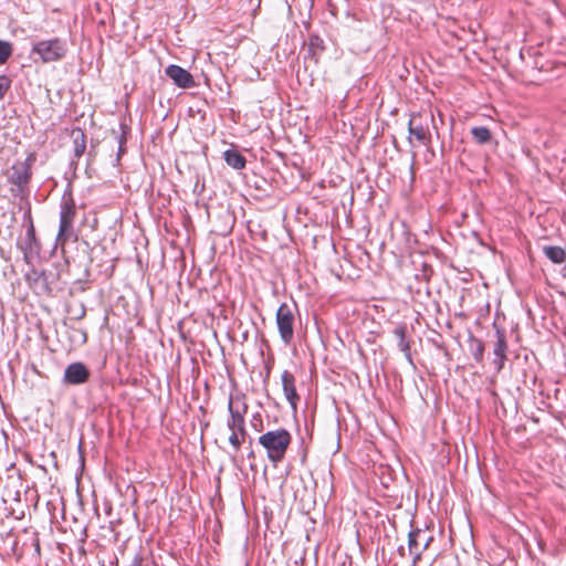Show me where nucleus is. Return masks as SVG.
<instances>
[{
    "label": "nucleus",
    "mask_w": 566,
    "mask_h": 566,
    "mask_svg": "<svg viewBox=\"0 0 566 566\" xmlns=\"http://www.w3.org/2000/svg\"><path fill=\"white\" fill-rule=\"evenodd\" d=\"M188 221H190L189 214H184L182 216V223L186 226Z\"/></svg>",
    "instance_id": "2f4dec72"
},
{
    "label": "nucleus",
    "mask_w": 566,
    "mask_h": 566,
    "mask_svg": "<svg viewBox=\"0 0 566 566\" xmlns=\"http://www.w3.org/2000/svg\"><path fill=\"white\" fill-rule=\"evenodd\" d=\"M73 143V153L76 159L81 158L86 149V136L84 132L76 127L71 133Z\"/></svg>",
    "instance_id": "dca6fc26"
},
{
    "label": "nucleus",
    "mask_w": 566,
    "mask_h": 566,
    "mask_svg": "<svg viewBox=\"0 0 566 566\" xmlns=\"http://www.w3.org/2000/svg\"><path fill=\"white\" fill-rule=\"evenodd\" d=\"M11 192V203L13 206V210L17 209L18 212H31V202L29 199L30 190L23 189L20 191H10Z\"/></svg>",
    "instance_id": "2eb2a0df"
},
{
    "label": "nucleus",
    "mask_w": 566,
    "mask_h": 566,
    "mask_svg": "<svg viewBox=\"0 0 566 566\" xmlns=\"http://www.w3.org/2000/svg\"><path fill=\"white\" fill-rule=\"evenodd\" d=\"M22 226L25 228V234L19 242L20 248L24 251L32 252L38 245L31 214H24Z\"/></svg>",
    "instance_id": "4468645a"
},
{
    "label": "nucleus",
    "mask_w": 566,
    "mask_h": 566,
    "mask_svg": "<svg viewBox=\"0 0 566 566\" xmlns=\"http://www.w3.org/2000/svg\"><path fill=\"white\" fill-rule=\"evenodd\" d=\"M126 151V146L118 145V151H117V158L116 160L119 161L120 156Z\"/></svg>",
    "instance_id": "c756f323"
},
{
    "label": "nucleus",
    "mask_w": 566,
    "mask_h": 566,
    "mask_svg": "<svg viewBox=\"0 0 566 566\" xmlns=\"http://www.w3.org/2000/svg\"><path fill=\"white\" fill-rule=\"evenodd\" d=\"M165 74L172 80L174 84L180 88H192L196 86L193 76L184 67L170 64L165 69Z\"/></svg>",
    "instance_id": "6e6552de"
},
{
    "label": "nucleus",
    "mask_w": 566,
    "mask_h": 566,
    "mask_svg": "<svg viewBox=\"0 0 566 566\" xmlns=\"http://www.w3.org/2000/svg\"><path fill=\"white\" fill-rule=\"evenodd\" d=\"M431 122H433L431 113L411 114L408 122L409 143L412 144V137H415L421 145H429L431 143L429 124Z\"/></svg>",
    "instance_id": "39448f33"
},
{
    "label": "nucleus",
    "mask_w": 566,
    "mask_h": 566,
    "mask_svg": "<svg viewBox=\"0 0 566 566\" xmlns=\"http://www.w3.org/2000/svg\"><path fill=\"white\" fill-rule=\"evenodd\" d=\"M247 223H248L249 229L252 231V229H251L252 220H248Z\"/></svg>",
    "instance_id": "f704fd0d"
},
{
    "label": "nucleus",
    "mask_w": 566,
    "mask_h": 566,
    "mask_svg": "<svg viewBox=\"0 0 566 566\" xmlns=\"http://www.w3.org/2000/svg\"><path fill=\"white\" fill-rule=\"evenodd\" d=\"M34 163L35 155L31 153L23 161H18L11 167V174L9 175L10 191L21 192L23 189H29Z\"/></svg>",
    "instance_id": "20e7f679"
},
{
    "label": "nucleus",
    "mask_w": 566,
    "mask_h": 566,
    "mask_svg": "<svg viewBox=\"0 0 566 566\" xmlns=\"http://www.w3.org/2000/svg\"><path fill=\"white\" fill-rule=\"evenodd\" d=\"M495 337L496 342L493 348V353L495 356L494 364L496 365V370L500 371L503 368L504 363L506 360L507 343L503 329L496 328Z\"/></svg>",
    "instance_id": "ddd939ff"
},
{
    "label": "nucleus",
    "mask_w": 566,
    "mask_h": 566,
    "mask_svg": "<svg viewBox=\"0 0 566 566\" xmlns=\"http://www.w3.org/2000/svg\"><path fill=\"white\" fill-rule=\"evenodd\" d=\"M543 252L553 263L560 264L566 261V251L557 245H545Z\"/></svg>",
    "instance_id": "6ab92c4d"
},
{
    "label": "nucleus",
    "mask_w": 566,
    "mask_h": 566,
    "mask_svg": "<svg viewBox=\"0 0 566 566\" xmlns=\"http://www.w3.org/2000/svg\"><path fill=\"white\" fill-rule=\"evenodd\" d=\"M210 222L212 224L211 232L224 237L232 231L235 224V214H213Z\"/></svg>",
    "instance_id": "9b49d317"
},
{
    "label": "nucleus",
    "mask_w": 566,
    "mask_h": 566,
    "mask_svg": "<svg viewBox=\"0 0 566 566\" xmlns=\"http://www.w3.org/2000/svg\"><path fill=\"white\" fill-rule=\"evenodd\" d=\"M281 380L286 400L290 402L293 409H296L300 396L296 391L294 375L289 370H284L281 375Z\"/></svg>",
    "instance_id": "f8f14e48"
},
{
    "label": "nucleus",
    "mask_w": 566,
    "mask_h": 566,
    "mask_svg": "<svg viewBox=\"0 0 566 566\" xmlns=\"http://www.w3.org/2000/svg\"><path fill=\"white\" fill-rule=\"evenodd\" d=\"M395 336L398 338V347L405 354L407 360L412 364L410 342L406 337V327L398 326L394 329Z\"/></svg>",
    "instance_id": "a211bd4d"
},
{
    "label": "nucleus",
    "mask_w": 566,
    "mask_h": 566,
    "mask_svg": "<svg viewBox=\"0 0 566 566\" xmlns=\"http://www.w3.org/2000/svg\"><path fill=\"white\" fill-rule=\"evenodd\" d=\"M90 375L88 368L83 363H72L64 370L63 382L73 386L82 385L90 379Z\"/></svg>",
    "instance_id": "0eeeda50"
},
{
    "label": "nucleus",
    "mask_w": 566,
    "mask_h": 566,
    "mask_svg": "<svg viewBox=\"0 0 566 566\" xmlns=\"http://www.w3.org/2000/svg\"><path fill=\"white\" fill-rule=\"evenodd\" d=\"M97 224L98 220L96 218V214H83V219L77 231L82 235H87L88 233L96 230Z\"/></svg>",
    "instance_id": "4be33fe9"
},
{
    "label": "nucleus",
    "mask_w": 566,
    "mask_h": 566,
    "mask_svg": "<svg viewBox=\"0 0 566 566\" xmlns=\"http://www.w3.org/2000/svg\"><path fill=\"white\" fill-rule=\"evenodd\" d=\"M291 441V433L283 428L268 431L258 439L259 444L265 449L268 459L273 464H277L285 458Z\"/></svg>",
    "instance_id": "f03ea898"
},
{
    "label": "nucleus",
    "mask_w": 566,
    "mask_h": 566,
    "mask_svg": "<svg viewBox=\"0 0 566 566\" xmlns=\"http://www.w3.org/2000/svg\"><path fill=\"white\" fill-rule=\"evenodd\" d=\"M13 51L12 44L8 41L0 40V65L4 64L11 56Z\"/></svg>",
    "instance_id": "a878e982"
},
{
    "label": "nucleus",
    "mask_w": 566,
    "mask_h": 566,
    "mask_svg": "<svg viewBox=\"0 0 566 566\" xmlns=\"http://www.w3.org/2000/svg\"><path fill=\"white\" fill-rule=\"evenodd\" d=\"M398 552L401 556H405V548L402 546L399 547Z\"/></svg>",
    "instance_id": "473e14b6"
},
{
    "label": "nucleus",
    "mask_w": 566,
    "mask_h": 566,
    "mask_svg": "<svg viewBox=\"0 0 566 566\" xmlns=\"http://www.w3.org/2000/svg\"><path fill=\"white\" fill-rule=\"evenodd\" d=\"M223 159L228 166L233 169H243L247 165V159L243 155H241L237 149L231 148L227 149L223 153Z\"/></svg>",
    "instance_id": "f3484780"
},
{
    "label": "nucleus",
    "mask_w": 566,
    "mask_h": 566,
    "mask_svg": "<svg viewBox=\"0 0 566 566\" xmlns=\"http://www.w3.org/2000/svg\"><path fill=\"white\" fill-rule=\"evenodd\" d=\"M143 557L139 555H136L134 559L132 560L130 566H142Z\"/></svg>",
    "instance_id": "c85d7f7f"
},
{
    "label": "nucleus",
    "mask_w": 566,
    "mask_h": 566,
    "mask_svg": "<svg viewBox=\"0 0 566 566\" xmlns=\"http://www.w3.org/2000/svg\"><path fill=\"white\" fill-rule=\"evenodd\" d=\"M69 52L67 41L55 36L32 44L31 56L36 55L42 63L62 61Z\"/></svg>",
    "instance_id": "7ed1b4c3"
},
{
    "label": "nucleus",
    "mask_w": 566,
    "mask_h": 566,
    "mask_svg": "<svg viewBox=\"0 0 566 566\" xmlns=\"http://www.w3.org/2000/svg\"><path fill=\"white\" fill-rule=\"evenodd\" d=\"M421 534L419 532H409L408 534V551L409 554L412 556V566H416V564L420 560L421 555L423 552H421V548H417L416 539L415 537H419Z\"/></svg>",
    "instance_id": "5701e85b"
},
{
    "label": "nucleus",
    "mask_w": 566,
    "mask_h": 566,
    "mask_svg": "<svg viewBox=\"0 0 566 566\" xmlns=\"http://www.w3.org/2000/svg\"><path fill=\"white\" fill-rule=\"evenodd\" d=\"M229 418L227 420V427L231 431L229 436V442L238 452L241 444L245 441L248 432L245 429V415L248 411V405L243 395H230L228 401Z\"/></svg>",
    "instance_id": "f257e3e1"
},
{
    "label": "nucleus",
    "mask_w": 566,
    "mask_h": 566,
    "mask_svg": "<svg viewBox=\"0 0 566 566\" xmlns=\"http://www.w3.org/2000/svg\"><path fill=\"white\" fill-rule=\"evenodd\" d=\"M469 344H470V350H471L473 358L475 359V361L481 363L483 360V355H484V349H485L484 343L481 339L471 336L469 339Z\"/></svg>",
    "instance_id": "b1692460"
},
{
    "label": "nucleus",
    "mask_w": 566,
    "mask_h": 566,
    "mask_svg": "<svg viewBox=\"0 0 566 566\" xmlns=\"http://www.w3.org/2000/svg\"><path fill=\"white\" fill-rule=\"evenodd\" d=\"M276 326L284 345H291L294 339L295 316L292 307L286 303L280 305L276 311Z\"/></svg>",
    "instance_id": "423d86ee"
},
{
    "label": "nucleus",
    "mask_w": 566,
    "mask_h": 566,
    "mask_svg": "<svg viewBox=\"0 0 566 566\" xmlns=\"http://www.w3.org/2000/svg\"><path fill=\"white\" fill-rule=\"evenodd\" d=\"M76 214H61L60 229L56 237V242L62 247L65 242L77 240V233L73 228V220Z\"/></svg>",
    "instance_id": "9d476101"
},
{
    "label": "nucleus",
    "mask_w": 566,
    "mask_h": 566,
    "mask_svg": "<svg viewBox=\"0 0 566 566\" xmlns=\"http://www.w3.org/2000/svg\"><path fill=\"white\" fill-rule=\"evenodd\" d=\"M82 334V337H83V342L85 343L86 342V333L85 332H81Z\"/></svg>",
    "instance_id": "72a5a7b5"
},
{
    "label": "nucleus",
    "mask_w": 566,
    "mask_h": 566,
    "mask_svg": "<svg viewBox=\"0 0 566 566\" xmlns=\"http://www.w3.org/2000/svg\"><path fill=\"white\" fill-rule=\"evenodd\" d=\"M307 45L308 55L317 62V55L325 51L324 40L318 34H310Z\"/></svg>",
    "instance_id": "aec40b11"
},
{
    "label": "nucleus",
    "mask_w": 566,
    "mask_h": 566,
    "mask_svg": "<svg viewBox=\"0 0 566 566\" xmlns=\"http://www.w3.org/2000/svg\"><path fill=\"white\" fill-rule=\"evenodd\" d=\"M62 212H66V213L74 212V207L65 205L64 208L62 209Z\"/></svg>",
    "instance_id": "7c9ffc66"
},
{
    "label": "nucleus",
    "mask_w": 566,
    "mask_h": 566,
    "mask_svg": "<svg viewBox=\"0 0 566 566\" xmlns=\"http://www.w3.org/2000/svg\"><path fill=\"white\" fill-rule=\"evenodd\" d=\"M25 281L29 286L39 295L49 294L51 292L48 275L44 271H39L36 269L30 270L25 274Z\"/></svg>",
    "instance_id": "1a4fd4ad"
},
{
    "label": "nucleus",
    "mask_w": 566,
    "mask_h": 566,
    "mask_svg": "<svg viewBox=\"0 0 566 566\" xmlns=\"http://www.w3.org/2000/svg\"><path fill=\"white\" fill-rule=\"evenodd\" d=\"M471 135L479 145L489 144L492 140L491 130L485 126H475L471 128Z\"/></svg>",
    "instance_id": "412c9836"
},
{
    "label": "nucleus",
    "mask_w": 566,
    "mask_h": 566,
    "mask_svg": "<svg viewBox=\"0 0 566 566\" xmlns=\"http://www.w3.org/2000/svg\"><path fill=\"white\" fill-rule=\"evenodd\" d=\"M120 129H122V132H120V134L116 135V139H117L118 145L126 146L128 127L124 123H122Z\"/></svg>",
    "instance_id": "cd10ccee"
},
{
    "label": "nucleus",
    "mask_w": 566,
    "mask_h": 566,
    "mask_svg": "<svg viewBox=\"0 0 566 566\" xmlns=\"http://www.w3.org/2000/svg\"><path fill=\"white\" fill-rule=\"evenodd\" d=\"M35 551H38V552L40 551L39 543H36Z\"/></svg>",
    "instance_id": "c9c22d12"
},
{
    "label": "nucleus",
    "mask_w": 566,
    "mask_h": 566,
    "mask_svg": "<svg viewBox=\"0 0 566 566\" xmlns=\"http://www.w3.org/2000/svg\"><path fill=\"white\" fill-rule=\"evenodd\" d=\"M410 532H419L421 534V536L415 537L417 544L416 547L418 549L421 548V552H424L429 547L430 543L433 541V537L428 536L426 532L422 531L421 528H412L410 530Z\"/></svg>",
    "instance_id": "393cba45"
},
{
    "label": "nucleus",
    "mask_w": 566,
    "mask_h": 566,
    "mask_svg": "<svg viewBox=\"0 0 566 566\" xmlns=\"http://www.w3.org/2000/svg\"><path fill=\"white\" fill-rule=\"evenodd\" d=\"M11 80L9 76L2 74L0 75V101L4 98L6 93L11 87Z\"/></svg>",
    "instance_id": "bb28decb"
}]
</instances>
